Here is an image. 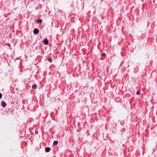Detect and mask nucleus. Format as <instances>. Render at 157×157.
Here are the masks:
<instances>
[{
  "label": "nucleus",
  "mask_w": 157,
  "mask_h": 157,
  "mask_svg": "<svg viewBox=\"0 0 157 157\" xmlns=\"http://www.w3.org/2000/svg\"><path fill=\"white\" fill-rule=\"evenodd\" d=\"M36 22L38 23H40L42 22V20L41 19H39L37 20Z\"/></svg>",
  "instance_id": "5"
},
{
  "label": "nucleus",
  "mask_w": 157,
  "mask_h": 157,
  "mask_svg": "<svg viewBox=\"0 0 157 157\" xmlns=\"http://www.w3.org/2000/svg\"><path fill=\"white\" fill-rule=\"evenodd\" d=\"M140 92L139 91H137L136 92V94L137 95H139L140 94Z\"/></svg>",
  "instance_id": "9"
},
{
  "label": "nucleus",
  "mask_w": 157,
  "mask_h": 157,
  "mask_svg": "<svg viewBox=\"0 0 157 157\" xmlns=\"http://www.w3.org/2000/svg\"><path fill=\"white\" fill-rule=\"evenodd\" d=\"M44 44H47L48 43V40L47 39H45L44 41Z\"/></svg>",
  "instance_id": "3"
},
{
  "label": "nucleus",
  "mask_w": 157,
  "mask_h": 157,
  "mask_svg": "<svg viewBox=\"0 0 157 157\" xmlns=\"http://www.w3.org/2000/svg\"><path fill=\"white\" fill-rule=\"evenodd\" d=\"M39 30L37 29H34V30H33V33L35 34H37L39 33Z\"/></svg>",
  "instance_id": "1"
},
{
  "label": "nucleus",
  "mask_w": 157,
  "mask_h": 157,
  "mask_svg": "<svg viewBox=\"0 0 157 157\" xmlns=\"http://www.w3.org/2000/svg\"><path fill=\"white\" fill-rule=\"evenodd\" d=\"M2 94L0 93V99L2 97Z\"/></svg>",
  "instance_id": "10"
},
{
  "label": "nucleus",
  "mask_w": 157,
  "mask_h": 157,
  "mask_svg": "<svg viewBox=\"0 0 157 157\" xmlns=\"http://www.w3.org/2000/svg\"><path fill=\"white\" fill-rule=\"evenodd\" d=\"M50 150V148L49 147H47L45 148V151L47 152H49Z\"/></svg>",
  "instance_id": "4"
},
{
  "label": "nucleus",
  "mask_w": 157,
  "mask_h": 157,
  "mask_svg": "<svg viewBox=\"0 0 157 157\" xmlns=\"http://www.w3.org/2000/svg\"><path fill=\"white\" fill-rule=\"evenodd\" d=\"M58 141H54V142H53V144H54L56 145H57V144H58Z\"/></svg>",
  "instance_id": "7"
},
{
  "label": "nucleus",
  "mask_w": 157,
  "mask_h": 157,
  "mask_svg": "<svg viewBox=\"0 0 157 157\" xmlns=\"http://www.w3.org/2000/svg\"><path fill=\"white\" fill-rule=\"evenodd\" d=\"M105 53H103L102 54V56H105Z\"/></svg>",
  "instance_id": "11"
},
{
  "label": "nucleus",
  "mask_w": 157,
  "mask_h": 157,
  "mask_svg": "<svg viewBox=\"0 0 157 157\" xmlns=\"http://www.w3.org/2000/svg\"><path fill=\"white\" fill-rule=\"evenodd\" d=\"M6 103L5 101H2V105L3 107L5 108L6 107Z\"/></svg>",
  "instance_id": "2"
},
{
  "label": "nucleus",
  "mask_w": 157,
  "mask_h": 157,
  "mask_svg": "<svg viewBox=\"0 0 157 157\" xmlns=\"http://www.w3.org/2000/svg\"><path fill=\"white\" fill-rule=\"evenodd\" d=\"M37 87V85L36 84H33L32 86V88L34 89L35 88Z\"/></svg>",
  "instance_id": "6"
},
{
  "label": "nucleus",
  "mask_w": 157,
  "mask_h": 157,
  "mask_svg": "<svg viewBox=\"0 0 157 157\" xmlns=\"http://www.w3.org/2000/svg\"><path fill=\"white\" fill-rule=\"evenodd\" d=\"M47 59L49 61V62H51L52 61V59H48V58Z\"/></svg>",
  "instance_id": "8"
}]
</instances>
